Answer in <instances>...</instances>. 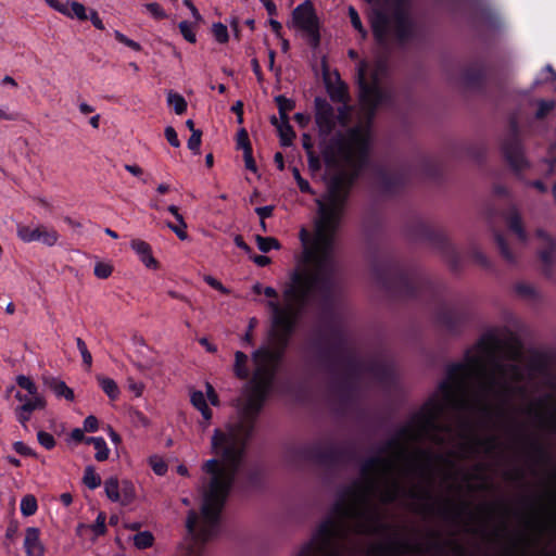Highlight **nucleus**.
Segmentation results:
<instances>
[{
    "instance_id": "obj_25",
    "label": "nucleus",
    "mask_w": 556,
    "mask_h": 556,
    "mask_svg": "<svg viewBox=\"0 0 556 556\" xmlns=\"http://www.w3.org/2000/svg\"><path fill=\"white\" fill-rule=\"evenodd\" d=\"M24 549L27 556H42L45 545L40 540V529L28 527L25 531Z\"/></svg>"
},
{
    "instance_id": "obj_30",
    "label": "nucleus",
    "mask_w": 556,
    "mask_h": 556,
    "mask_svg": "<svg viewBox=\"0 0 556 556\" xmlns=\"http://www.w3.org/2000/svg\"><path fill=\"white\" fill-rule=\"evenodd\" d=\"M530 456L535 464L547 465L553 458L549 450L538 439H528Z\"/></svg>"
},
{
    "instance_id": "obj_58",
    "label": "nucleus",
    "mask_w": 556,
    "mask_h": 556,
    "mask_svg": "<svg viewBox=\"0 0 556 556\" xmlns=\"http://www.w3.org/2000/svg\"><path fill=\"white\" fill-rule=\"evenodd\" d=\"M212 33L215 40L219 43H226L229 40V34L227 26L220 22L214 23L212 26Z\"/></svg>"
},
{
    "instance_id": "obj_52",
    "label": "nucleus",
    "mask_w": 556,
    "mask_h": 556,
    "mask_svg": "<svg viewBox=\"0 0 556 556\" xmlns=\"http://www.w3.org/2000/svg\"><path fill=\"white\" fill-rule=\"evenodd\" d=\"M256 243H257V248L263 253H268L273 249H276V250L280 249L279 241L274 237H262V236L257 235Z\"/></svg>"
},
{
    "instance_id": "obj_49",
    "label": "nucleus",
    "mask_w": 556,
    "mask_h": 556,
    "mask_svg": "<svg viewBox=\"0 0 556 556\" xmlns=\"http://www.w3.org/2000/svg\"><path fill=\"white\" fill-rule=\"evenodd\" d=\"M167 103L174 108L177 115H181L187 111V101L177 92L169 91L167 93Z\"/></svg>"
},
{
    "instance_id": "obj_28",
    "label": "nucleus",
    "mask_w": 556,
    "mask_h": 556,
    "mask_svg": "<svg viewBox=\"0 0 556 556\" xmlns=\"http://www.w3.org/2000/svg\"><path fill=\"white\" fill-rule=\"evenodd\" d=\"M130 247L148 268L157 269L160 267V263L154 258L152 248L148 242L141 239H134L130 242Z\"/></svg>"
},
{
    "instance_id": "obj_23",
    "label": "nucleus",
    "mask_w": 556,
    "mask_h": 556,
    "mask_svg": "<svg viewBox=\"0 0 556 556\" xmlns=\"http://www.w3.org/2000/svg\"><path fill=\"white\" fill-rule=\"evenodd\" d=\"M463 427L466 431L470 432L468 443L464 445L468 451L475 452L477 448H483L485 452H492L498 446V440L495 435L486 438L478 437L472 433V427L468 421H464Z\"/></svg>"
},
{
    "instance_id": "obj_17",
    "label": "nucleus",
    "mask_w": 556,
    "mask_h": 556,
    "mask_svg": "<svg viewBox=\"0 0 556 556\" xmlns=\"http://www.w3.org/2000/svg\"><path fill=\"white\" fill-rule=\"evenodd\" d=\"M350 195L328 193L327 201L316 200L319 222L339 226L341 216L346 207Z\"/></svg>"
},
{
    "instance_id": "obj_59",
    "label": "nucleus",
    "mask_w": 556,
    "mask_h": 556,
    "mask_svg": "<svg viewBox=\"0 0 556 556\" xmlns=\"http://www.w3.org/2000/svg\"><path fill=\"white\" fill-rule=\"evenodd\" d=\"M178 28L180 34L182 35L184 39L187 40L190 43H195L197 36L193 30V24L188 21H181L178 24Z\"/></svg>"
},
{
    "instance_id": "obj_7",
    "label": "nucleus",
    "mask_w": 556,
    "mask_h": 556,
    "mask_svg": "<svg viewBox=\"0 0 556 556\" xmlns=\"http://www.w3.org/2000/svg\"><path fill=\"white\" fill-rule=\"evenodd\" d=\"M359 493L361 485L358 483L345 488L333 504L330 515L327 518H333L342 522L344 535H348L349 532L346 520L353 517L358 518V522L355 527L357 533L381 535L390 532L391 527L382 521L377 511L358 510L348 503V497L358 496Z\"/></svg>"
},
{
    "instance_id": "obj_45",
    "label": "nucleus",
    "mask_w": 556,
    "mask_h": 556,
    "mask_svg": "<svg viewBox=\"0 0 556 556\" xmlns=\"http://www.w3.org/2000/svg\"><path fill=\"white\" fill-rule=\"evenodd\" d=\"M494 241L496 243V247L503 256L504 260H506L509 263L515 262V256L513 251L509 248V244L502 232L495 230L494 231Z\"/></svg>"
},
{
    "instance_id": "obj_63",
    "label": "nucleus",
    "mask_w": 556,
    "mask_h": 556,
    "mask_svg": "<svg viewBox=\"0 0 556 556\" xmlns=\"http://www.w3.org/2000/svg\"><path fill=\"white\" fill-rule=\"evenodd\" d=\"M149 464H150L152 470L154 471V473L157 476H164L167 472V469H168L167 464L162 458H160L157 456L150 457Z\"/></svg>"
},
{
    "instance_id": "obj_61",
    "label": "nucleus",
    "mask_w": 556,
    "mask_h": 556,
    "mask_svg": "<svg viewBox=\"0 0 556 556\" xmlns=\"http://www.w3.org/2000/svg\"><path fill=\"white\" fill-rule=\"evenodd\" d=\"M76 345L80 352L84 365L90 368L92 365V355L89 352L86 342L81 338H76Z\"/></svg>"
},
{
    "instance_id": "obj_39",
    "label": "nucleus",
    "mask_w": 556,
    "mask_h": 556,
    "mask_svg": "<svg viewBox=\"0 0 556 556\" xmlns=\"http://www.w3.org/2000/svg\"><path fill=\"white\" fill-rule=\"evenodd\" d=\"M191 404L200 410L205 421H210L213 416L212 409L208 407L202 391H193L190 396Z\"/></svg>"
},
{
    "instance_id": "obj_31",
    "label": "nucleus",
    "mask_w": 556,
    "mask_h": 556,
    "mask_svg": "<svg viewBox=\"0 0 556 556\" xmlns=\"http://www.w3.org/2000/svg\"><path fill=\"white\" fill-rule=\"evenodd\" d=\"M421 175L431 181L439 182L443 177V165L437 159L426 157L420 164Z\"/></svg>"
},
{
    "instance_id": "obj_19",
    "label": "nucleus",
    "mask_w": 556,
    "mask_h": 556,
    "mask_svg": "<svg viewBox=\"0 0 556 556\" xmlns=\"http://www.w3.org/2000/svg\"><path fill=\"white\" fill-rule=\"evenodd\" d=\"M314 117L320 136L328 137L336 129V111L326 98L315 97Z\"/></svg>"
},
{
    "instance_id": "obj_54",
    "label": "nucleus",
    "mask_w": 556,
    "mask_h": 556,
    "mask_svg": "<svg viewBox=\"0 0 556 556\" xmlns=\"http://www.w3.org/2000/svg\"><path fill=\"white\" fill-rule=\"evenodd\" d=\"M154 542V536L149 531H141L135 534L134 544L139 549L151 547Z\"/></svg>"
},
{
    "instance_id": "obj_36",
    "label": "nucleus",
    "mask_w": 556,
    "mask_h": 556,
    "mask_svg": "<svg viewBox=\"0 0 556 556\" xmlns=\"http://www.w3.org/2000/svg\"><path fill=\"white\" fill-rule=\"evenodd\" d=\"M367 371L382 383L390 382L393 379V370L391 366L386 363L372 362L368 365Z\"/></svg>"
},
{
    "instance_id": "obj_48",
    "label": "nucleus",
    "mask_w": 556,
    "mask_h": 556,
    "mask_svg": "<svg viewBox=\"0 0 556 556\" xmlns=\"http://www.w3.org/2000/svg\"><path fill=\"white\" fill-rule=\"evenodd\" d=\"M119 484L116 477H110L104 481L105 494L112 502H118L121 500Z\"/></svg>"
},
{
    "instance_id": "obj_55",
    "label": "nucleus",
    "mask_w": 556,
    "mask_h": 556,
    "mask_svg": "<svg viewBox=\"0 0 556 556\" xmlns=\"http://www.w3.org/2000/svg\"><path fill=\"white\" fill-rule=\"evenodd\" d=\"M538 110L535 112V118L541 121L544 119L554 109L556 102L554 100H538Z\"/></svg>"
},
{
    "instance_id": "obj_26",
    "label": "nucleus",
    "mask_w": 556,
    "mask_h": 556,
    "mask_svg": "<svg viewBox=\"0 0 556 556\" xmlns=\"http://www.w3.org/2000/svg\"><path fill=\"white\" fill-rule=\"evenodd\" d=\"M349 374L346 377L339 383V393L340 400L342 403L346 404L351 401L354 392V383L352 382V376L358 371L359 364L353 358H349L346 361Z\"/></svg>"
},
{
    "instance_id": "obj_12",
    "label": "nucleus",
    "mask_w": 556,
    "mask_h": 556,
    "mask_svg": "<svg viewBox=\"0 0 556 556\" xmlns=\"http://www.w3.org/2000/svg\"><path fill=\"white\" fill-rule=\"evenodd\" d=\"M329 332L319 331L312 342L318 362L328 370H334L342 359L344 341L341 331L329 324Z\"/></svg>"
},
{
    "instance_id": "obj_43",
    "label": "nucleus",
    "mask_w": 556,
    "mask_h": 556,
    "mask_svg": "<svg viewBox=\"0 0 556 556\" xmlns=\"http://www.w3.org/2000/svg\"><path fill=\"white\" fill-rule=\"evenodd\" d=\"M97 380L99 382L100 388L110 397V400L114 401L118 399L119 389L117 383L113 379L104 376H98Z\"/></svg>"
},
{
    "instance_id": "obj_11",
    "label": "nucleus",
    "mask_w": 556,
    "mask_h": 556,
    "mask_svg": "<svg viewBox=\"0 0 556 556\" xmlns=\"http://www.w3.org/2000/svg\"><path fill=\"white\" fill-rule=\"evenodd\" d=\"M293 454L301 460L315 463L329 471L336 470L356 458V450L352 444L342 446L331 444L325 450L319 444L303 445L294 448Z\"/></svg>"
},
{
    "instance_id": "obj_15",
    "label": "nucleus",
    "mask_w": 556,
    "mask_h": 556,
    "mask_svg": "<svg viewBox=\"0 0 556 556\" xmlns=\"http://www.w3.org/2000/svg\"><path fill=\"white\" fill-rule=\"evenodd\" d=\"M414 233L418 239L427 241L440 250L448 260L453 269L458 268L460 263L459 254L443 230L428 223L418 222L415 225Z\"/></svg>"
},
{
    "instance_id": "obj_60",
    "label": "nucleus",
    "mask_w": 556,
    "mask_h": 556,
    "mask_svg": "<svg viewBox=\"0 0 556 556\" xmlns=\"http://www.w3.org/2000/svg\"><path fill=\"white\" fill-rule=\"evenodd\" d=\"M105 520H106L105 513L100 511L97 516L96 521L90 526V528L96 536H101L106 533Z\"/></svg>"
},
{
    "instance_id": "obj_6",
    "label": "nucleus",
    "mask_w": 556,
    "mask_h": 556,
    "mask_svg": "<svg viewBox=\"0 0 556 556\" xmlns=\"http://www.w3.org/2000/svg\"><path fill=\"white\" fill-rule=\"evenodd\" d=\"M412 0H393L390 11L374 8L369 15L370 27L376 42L386 46L392 35L400 45H406L416 37V22L409 8Z\"/></svg>"
},
{
    "instance_id": "obj_14",
    "label": "nucleus",
    "mask_w": 556,
    "mask_h": 556,
    "mask_svg": "<svg viewBox=\"0 0 556 556\" xmlns=\"http://www.w3.org/2000/svg\"><path fill=\"white\" fill-rule=\"evenodd\" d=\"M292 24L304 34L307 45L317 49L320 45V23L312 1L300 3L292 11Z\"/></svg>"
},
{
    "instance_id": "obj_50",
    "label": "nucleus",
    "mask_w": 556,
    "mask_h": 556,
    "mask_svg": "<svg viewBox=\"0 0 556 556\" xmlns=\"http://www.w3.org/2000/svg\"><path fill=\"white\" fill-rule=\"evenodd\" d=\"M83 482L90 490H94L101 485V478L96 472L93 466L89 465L85 468Z\"/></svg>"
},
{
    "instance_id": "obj_29",
    "label": "nucleus",
    "mask_w": 556,
    "mask_h": 556,
    "mask_svg": "<svg viewBox=\"0 0 556 556\" xmlns=\"http://www.w3.org/2000/svg\"><path fill=\"white\" fill-rule=\"evenodd\" d=\"M416 457L424 460L422 465H415L414 469L418 472L420 476H428L430 472V469L432 467V464L434 462H443V463H450L452 464L446 457H444L441 454H434L429 450H418L416 452Z\"/></svg>"
},
{
    "instance_id": "obj_34",
    "label": "nucleus",
    "mask_w": 556,
    "mask_h": 556,
    "mask_svg": "<svg viewBox=\"0 0 556 556\" xmlns=\"http://www.w3.org/2000/svg\"><path fill=\"white\" fill-rule=\"evenodd\" d=\"M45 384L55 394L56 397H64L66 401H74L75 394L73 389L58 378L50 377L45 379Z\"/></svg>"
},
{
    "instance_id": "obj_57",
    "label": "nucleus",
    "mask_w": 556,
    "mask_h": 556,
    "mask_svg": "<svg viewBox=\"0 0 556 556\" xmlns=\"http://www.w3.org/2000/svg\"><path fill=\"white\" fill-rule=\"evenodd\" d=\"M529 414H534L535 417L540 419L542 425L547 426L551 431L556 433V415L555 414H548L543 415L536 410L534 406H531L529 408Z\"/></svg>"
},
{
    "instance_id": "obj_46",
    "label": "nucleus",
    "mask_w": 556,
    "mask_h": 556,
    "mask_svg": "<svg viewBox=\"0 0 556 556\" xmlns=\"http://www.w3.org/2000/svg\"><path fill=\"white\" fill-rule=\"evenodd\" d=\"M39 232H40V236H39L38 242H41L42 244H45L47 247L55 245L60 238L59 232L54 228L47 227L45 225H40Z\"/></svg>"
},
{
    "instance_id": "obj_53",
    "label": "nucleus",
    "mask_w": 556,
    "mask_h": 556,
    "mask_svg": "<svg viewBox=\"0 0 556 556\" xmlns=\"http://www.w3.org/2000/svg\"><path fill=\"white\" fill-rule=\"evenodd\" d=\"M31 396H33L31 399L28 397L25 401V403L20 405L25 413H30L31 414L36 409L45 408L46 400L42 396H40L38 394L31 395Z\"/></svg>"
},
{
    "instance_id": "obj_47",
    "label": "nucleus",
    "mask_w": 556,
    "mask_h": 556,
    "mask_svg": "<svg viewBox=\"0 0 556 556\" xmlns=\"http://www.w3.org/2000/svg\"><path fill=\"white\" fill-rule=\"evenodd\" d=\"M119 491H121V500L118 503H121L123 506H127L134 502L136 498V491L134 484L128 480H123L119 484Z\"/></svg>"
},
{
    "instance_id": "obj_9",
    "label": "nucleus",
    "mask_w": 556,
    "mask_h": 556,
    "mask_svg": "<svg viewBox=\"0 0 556 556\" xmlns=\"http://www.w3.org/2000/svg\"><path fill=\"white\" fill-rule=\"evenodd\" d=\"M404 493L407 497L413 500H422L426 501V503L422 505V511L426 514H438L440 517H442L445 520L451 521H458L464 514H468L470 517H472V514L468 510V504L465 502H462L459 504H454L451 501H445L442 506H440L438 509H435L433 501L432 493L426 489L422 488L418 491L416 490H408L405 491L404 488L397 482L393 481L383 493V502L384 503H393L397 496Z\"/></svg>"
},
{
    "instance_id": "obj_42",
    "label": "nucleus",
    "mask_w": 556,
    "mask_h": 556,
    "mask_svg": "<svg viewBox=\"0 0 556 556\" xmlns=\"http://www.w3.org/2000/svg\"><path fill=\"white\" fill-rule=\"evenodd\" d=\"M299 239L303 247L302 262L304 263V261H309L314 256V249H312L314 237L305 227H302L299 232Z\"/></svg>"
},
{
    "instance_id": "obj_56",
    "label": "nucleus",
    "mask_w": 556,
    "mask_h": 556,
    "mask_svg": "<svg viewBox=\"0 0 556 556\" xmlns=\"http://www.w3.org/2000/svg\"><path fill=\"white\" fill-rule=\"evenodd\" d=\"M349 17L354 29L358 31L363 39H365L368 34L367 29L363 26L358 12L352 5L349 7Z\"/></svg>"
},
{
    "instance_id": "obj_1",
    "label": "nucleus",
    "mask_w": 556,
    "mask_h": 556,
    "mask_svg": "<svg viewBox=\"0 0 556 556\" xmlns=\"http://www.w3.org/2000/svg\"><path fill=\"white\" fill-rule=\"evenodd\" d=\"M501 341L493 332L484 333L477 343L480 352L490 355L492 370L489 371L482 356L475 354L471 349L465 352L464 362L452 363L446 368V378L439 383V392L443 401L437 395L431 396L422 406L421 410L413 417L412 422L397 429L395 434L387 440L379 448V453L365 459L361 465V475L370 478L377 469L390 471L393 462L382 456L389 452H396L397 455L407 454L405 441L415 438V424L422 430L438 429L439 419L446 406H464L465 401L458 397V392L464 388L467 378L478 375L484 378L481 390L485 394H493L507 403L514 394L515 389L506 377L510 375L516 381L522 379V371L517 364H504L498 361L494 353L500 348Z\"/></svg>"
},
{
    "instance_id": "obj_37",
    "label": "nucleus",
    "mask_w": 556,
    "mask_h": 556,
    "mask_svg": "<svg viewBox=\"0 0 556 556\" xmlns=\"http://www.w3.org/2000/svg\"><path fill=\"white\" fill-rule=\"evenodd\" d=\"M167 211L175 217V219L177 220V223L180 224V227H176L174 223L172 222H167V227L173 231L175 232V235L180 239V240H187L188 239V233L186 231L187 229V223L185 222L182 215L179 213V210L176 205H169L167 207Z\"/></svg>"
},
{
    "instance_id": "obj_32",
    "label": "nucleus",
    "mask_w": 556,
    "mask_h": 556,
    "mask_svg": "<svg viewBox=\"0 0 556 556\" xmlns=\"http://www.w3.org/2000/svg\"><path fill=\"white\" fill-rule=\"evenodd\" d=\"M264 484V472L260 466L243 471L242 485L244 490H260Z\"/></svg>"
},
{
    "instance_id": "obj_8",
    "label": "nucleus",
    "mask_w": 556,
    "mask_h": 556,
    "mask_svg": "<svg viewBox=\"0 0 556 556\" xmlns=\"http://www.w3.org/2000/svg\"><path fill=\"white\" fill-rule=\"evenodd\" d=\"M367 63L362 61L357 67V87L359 102L370 113L375 114L379 106L392 101L391 93L381 87V76L388 71V64L379 60L370 72V80L367 79Z\"/></svg>"
},
{
    "instance_id": "obj_27",
    "label": "nucleus",
    "mask_w": 556,
    "mask_h": 556,
    "mask_svg": "<svg viewBox=\"0 0 556 556\" xmlns=\"http://www.w3.org/2000/svg\"><path fill=\"white\" fill-rule=\"evenodd\" d=\"M325 87L330 100L334 103L346 104L350 102V93L348 85L338 75L337 83L333 84L329 79L325 80Z\"/></svg>"
},
{
    "instance_id": "obj_3",
    "label": "nucleus",
    "mask_w": 556,
    "mask_h": 556,
    "mask_svg": "<svg viewBox=\"0 0 556 556\" xmlns=\"http://www.w3.org/2000/svg\"><path fill=\"white\" fill-rule=\"evenodd\" d=\"M337 225L316 222V232L312 249L314 256L304 264L314 265V270L295 268L290 274V282L283 289V298L295 309L303 308L316 300L323 317H330L336 301L334 233Z\"/></svg>"
},
{
    "instance_id": "obj_38",
    "label": "nucleus",
    "mask_w": 556,
    "mask_h": 556,
    "mask_svg": "<svg viewBox=\"0 0 556 556\" xmlns=\"http://www.w3.org/2000/svg\"><path fill=\"white\" fill-rule=\"evenodd\" d=\"M271 124L276 125L279 131L280 144L282 147H290L293 143V139L295 138V131L290 125L289 121H281L280 125H277V118L273 116Z\"/></svg>"
},
{
    "instance_id": "obj_35",
    "label": "nucleus",
    "mask_w": 556,
    "mask_h": 556,
    "mask_svg": "<svg viewBox=\"0 0 556 556\" xmlns=\"http://www.w3.org/2000/svg\"><path fill=\"white\" fill-rule=\"evenodd\" d=\"M412 548L413 546L408 542L393 539L386 545L375 546L374 552L384 556L387 554L406 553L412 551Z\"/></svg>"
},
{
    "instance_id": "obj_41",
    "label": "nucleus",
    "mask_w": 556,
    "mask_h": 556,
    "mask_svg": "<svg viewBox=\"0 0 556 556\" xmlns=\"http://www.w3.org/2000/svg\"><path fill=\"white\" fill-rule=\"evenodd\" d=\"M233 372L239 379L245 380L249 378L248 356L241 351L235 353Z\"/></svg>"
},
{
    "instance_id": "obj_18",
    "label": "nucleus",
    "mask_w": 556,
    "mask_h": 556,
    "mask_svg": "<svg viewBox=\"0 0 556 556\" xmlns=\"http://www.w3.org/2000/svg\"><path fill=\"white\" fill-rule=\"evenodd\" d=\"M466 313L458 306L441 304L435 312V321L450 334L456 336L462 331Z\"/></svg>"
},
{
    "instance_id": "obj_64",
    "label": "nucleus",
    "mask_w": 556,
    "mask_h": 556,
    "mask_svg": "<svg viewBox=\"0 0 556 556\" xmlns=\"http://www.w3.org/2000/svg\"><path fill=\"white\" fill-rule=\"evenodd\" d=\"M37 440L39 444L48 451L52 450L55 446V439L53 438V435L43 430L38 431Z\"/></svg>"
},
{
    "instance_id": "obj_16",
    "label": "nucleus",
    "mask_w": 556,
    "mask_h": 556,
    "mask_svg": "<svg viewBox=\"0 0 556 556\" xmlns=\"http://www.w3.org/2000/svg\"><path fill=\"white\" fill-rule=\"evenodd\" d=\"M377 186L381 194L394 197L400 194L408 182V174L405 169L388 170L379 167L376 170Z\"/></svg>"
},
{
    "instance_id": "obj_24",
    "label": "nucleus",
    "mask_w": 556,
    "mask_h": 556,
    "mask_svg": "<svg viewBox=\"0 0 556 556\" xmlns=\"http://www.w3.org/2000/svg\"><path fill=\"white\" fill-rule=\"evenodd\" d=\"M503 217L505 218L508 229L514 232L521 242H526L528 235L516 204L510 203L508 210L503 213Z\"/></svg>"
},
{
    "instance_id": "obj_20",
    "label": "nucleus",
    "mask_w": 556,
    "mask_h": 556,
    "mask_svg": "<svg viewBox=\"0 0 556 556\" xmlns=\"http://www.w3.org/2000/svg\"><path fill=\"white\" fill-rule=\"evenodd\" d=\"M462 81L466 89L484 92L486 86V66L483 61H475L462 71Z\"/></svg>"
},
{
    "instance_id": "obj_51",
    "label": "nucleus",
    "mask_w": 556,
    "mask_h": 556,
    "mask_svg": "<svg viewBox=\"0 0 556 556\" xmlns=\"http://www.w3.org/2000/svg\"><path fill=\"white\" fill-rule=\"evenodd\" d=\"M38 509L37 500L34 495H25L21 501V513L26 516H33Z\"/></svg>"
},
{
    "instance_id": "obj_33",
    "label": "nucleus",
    "mask_w": 556,
    "mask_h": 556,
    "mask_svg": "<svg viewBox=\"0 0 556 556\" xmlns=\"http://www.w3.org/2000/svg\"><path fill=\"white\" fill-rule=\"evenodd\" d=\"M328 193L346 194L350 195L353 189L351 179L346 178L345 174L338 172L328 181Z\"/></svg>"
},
{
    "instance_id": "obj_5",
    "label": "nucleus",
    "mask_w": 556,
    "mask_h": 556,
    "mask_svg": "<svg viewBox=\"0 0 556 556\" xmlns=\"http://www.w3.org/2000/svg\"><path fill=\"white\" fill-rule=\"evenodd\" d=\"M376 282L393 298L430 302L439 296V287L414 265L388 257L371 267Z\"/></svg>"
},
{
    "instance_id": "obj_40",
    "label": "nucleus",
    "mask_w": 556,
    "mask_h": 556,
    "mask_svg": "<svg viewBox=\"0 0 556 556\" xmlns=\"http://www.w3.org/2000/svg\"><path fill=\"white\" fill-rule=\"evenodd\" d=\"M39 230H40V225L33 228L27 225L17 224L16 235H17L18 239L22 240L23 242L30 243V242L38 241L39 236H40Z\"/></svg>"
},
{
    "instance_id": "obj_22",
    "label": "nucleus",
    "mask_w": 556,
    "mask_h": 556,
    "mask_svg": "<svg viewBox=\"0 0 556 556\" xmlns=\"http://www.w3.org/2000/svg\"><path fill=\"white\" fill-rule=\"evenodd\" d=\"M349 136L352 142L357 147V156L354 165L364 169L369 162L368 137L358 128L351 129Z\"/></svg>"
},
{
    "instance_id": "obj_13",
    "label": "nucleus",
    "mask_w": 556,
    "mask_h": 556,
    "mask_svg": "<svg viewBox=\"0 0 556 556\" xmlns=\"http://www.w3.org/2000/svg\"><path fill=\"white\" fill-rule=\"evenodd\" d=\"M502 152L516 176L522 179V172L530 165L523 154L519 123L516 117L509 118L508 134L502 142Z\"/></svg>"
},
{
    "instance_id": "obj_10",
    "label": "nucleus",
    "mask_w": 556,
    "mask_h": 556,
    "mask_svg": "<svg viewBox=\"0 0 556 556\" xmlns=\"http://www.w3.org/2000/svg\"><path fill=\"white\" fill-rule=\"evenodd\" d=\"M346 536L342 522L325 518L318 525L312 540L302 546L296 556H344L339 542Z\"/></svg>"
},
{
    "instance_id": "obj_21",
    "label": "nucleus",
    "mask_w": 556,
    "mask_h": 556,
    "mask_svg": "<svg viewBox=\"0 0 556 556\" xmlns=\"http://www.w3.org/2000/svg\"><path fill=\"white\" fill-rule=\"evenodd\" d=\"M472 22L491 30H497L502 26L498 14L489 5L479 3L471 13Z\"/></svg>"
},
{
    "instance_id": "obj_2",
    "label": "nucleus",
    "mask_w": 556,
    "mask_h": 556,
    "mask_svg": "<svg viewBox=\"0 0 556 556\" xmlns=\"http://www.w3.org/2000/svg\"><path fill=\"white\" fill-rule=\"evenodd\" d=\"M269 393L252 388L247 405L236 421L216 428L211 439L212 452L219 457L203 463L202 470L211 476L203 490L201 520L194 509L189 510L186 528L191 535L178 556H204L205 544L216 536L220 527V514L235 484L236 477L253 439L257 417Z\"/></svg>"
},
{
    "instance_id": "obj_44",
    "label": "nucleus",
    "mask_w": 556,
    "mask_h": 556,
    "mask_svg": "<svg viewBox=\"0 0 556 556\" xmlns=\"http://www.w3.org/2000/svg\"><path fill=\"white\" fill-rule=\"evenodd\" d=\"M275 103L278 108L280 121H289V112L294 110L295 101L279 94L275 98Z\"/></svg>"
},
{
    "instance_id": "obj_62",
    "label": "nucleus",
    "mask_w": 556,
    "mask_h": 556,
    "mask_svg": "<svg viewBox=\"0 0 556 556\" xmlns=\"http://www.w3.org/2000/svg\"><path fill=\"white\" fill-rule=\"evenodd\" d=\"M16 383L20 388L26 390L29 395H36L37 394V387L34 383V381L24 375H20L16 377Z\"/></svg>"
},
{
    "instance_id": "obj_4",
    "label": "nucleus",
    "mask_w": 556,
    "mask_h": 556,
    "mask_svg": "<svg viewBox=\"0 0 556 556\" xmlns=\"http://www.w3.org/2000/svg\"><path fill=\"white\" fill-rule=\"evenodd\" d=\"M267 306L271 313V327L268 331V344L252 353L255 364L252 388L270 394L301 315L300 309L292 305L282 306L277 301H268Z\"/></svg>"
}]
</instances>
